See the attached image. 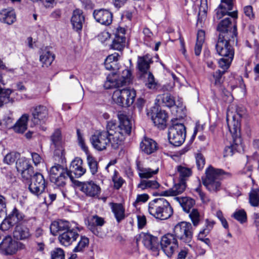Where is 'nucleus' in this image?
<instances>
[{
	"label": "nucleus",
	"instance_id": "1",
	"mask_svg": "<svg viewBox=\"0 0 259 259\" xmlns=\"http://www.w3.org/2000/svg\"><path fill=\"white\" fill-rule=\"evenodd\" d=\"M236 38L219 37L215 46L217 53L222 57L219 60V67L223 69H228L233 60L235 51L232 46Z\"/></svg>",
	"mask_w": 259,
	"mask_h": 259
},
{
	"label": "nucleus",
	"instance_id": "2",
	"mask_svg": "<svg viewBox=\"0 0 259 259\" xmlns=\"http://www.w3.org/2000/svg\"><path fill=\"white\" fill-rule=\"evenodd\" d=\"M205 178L202 179V183L211 193H216L221 189V180L231 177V174L221 169H217L209 166L205 170Z\"/></svg>",
	"mask_w": 259,
	"mask_h": 259
},
{
	"label": "nucleus",
	"instance_id": "3",
	"mask_svg": "<svg viewBox=\"0 0 259 259\" xmlns=\"http://www.w3.org/2000/svg\"><path fill=\"white\" fill-rule=\"evenodd\" d=\"M118 118L120 123L118 130L110 135V143L114 149L122 144L125 137L131 134L132 128V121L128 116L122 113L118 115Z\"/></svg>",
	"mask_w": 259,
	"mask_h": 259
},
{
	"label": "nucleus",
	"instance_id": "4",
	"mask_svg": "<svg viewBox=\"0 0 259 259\" xmlns=\"http://www.w3.org/2000/svg\"><path fill=\"white\" fill-rule=\"evenodd\" d=\"M148 212L156 219L165 220L172 215L173 209L166 199L157 198L149 203Z\"/></svg>",
	"mask_w": 259,
	"mask_h": 259
},
{
	"label": "nucleus",
	"instance_id": "5",
	"mask_svg": "<svg viewBox=\"0 0 259 259\" xmlns=\"http://www.w3.org/2000/svg\"><path fill=\"white\" fill-rule=\"evenodd\" d=\"M136 96V91L128 88L116 90L113 93L112 99L115 103L122 107L132 105Z\"/></svg>",
	"mask_w": 259,
	"mask_h": 259
},
{
	"label": "nucleus",
	"instance_id": "6",
	"mask_svg": "<svg viewBox=\"0 0 259 259\" xmlns=\"http://www.w3.org/2000/svg\"><path fill=\"white\" fill-rule=\"evenodd\" d=\"M132 79V75L131 71L127 69H125L122 71L120 77H117L116 73L109 74L104 83V87L106 89H110L113 88H119L130 83Z\"/></svg>",
	"mask_w": 259,
	"mask_h": 259
},
{
	"label": "nucleus",
	"instance_id": "7",
	"mask_svg": "<svg viewBox=\"0 0 259 259\" xmlns=\"http://www.w3.org/2000/svg\"><path fill=\"white\" fill-rule=\"evenodd\" d=\"M73 178L72 175L60 164L52 166L50 170V179L52 183L59 187H63L68 178Z\"/></svg>",
	"mask_w": 259,
	"mask_h": 259
},
{
	"label": "nucleus",
	"instance_id": "8",
	"mask_svg": "<svg viewBox=\"0 0 259 259\" xmlns=\"http://www.w3.org/2000/svg\"><path fill=\"white\" fill-rule=\"evenodd\" d=\"M186 135V127L182 123L174 124L168 129V140L175 146H181L185 141Z\"/></svg>",
	"mask_w": 259,
	"mask_h": 259
},
{
	"label": "nucleus",
	"instance_id": "9",
	"mask_svg": "<svg viewBox=\"0 0 259 259\" xmlns=\"http://www.w3.org/2000/svg\"><path fill=\"white\" fill-rule=\"evenodd\" d=\"M174 236L184 243H189L193 237L192 226L190 223L182 222L174 228Z\"/></svg>",
	"mask_w": 259,
	"mask_h": 259
},
{
	"label": "nucleus",
	"instance_id": "10",
	"mask_svg": "<svg viewBox=\"0 0 259 259\" xmlns=\"http://www.w3.org/2000/svg\"><path fill=\"white\" fill-rule=\"evenodd\" d=\"M235 2V0H221V4L215 10L214 19L219 20L226 15L230 16L234 19H237L238 17L237 11L230 12L233 10Z\"/></svg>",
	"mask_w": 259,
	"mask_h": 259
},
{
	"label": "nucleus",
	"instance_id": "11",
	"mask_svg": "<svg viewBox=\"0 0 259 259\" xmlns=\"http://www.w3.org/2000/svg\"><path fill=\"white\" fill-rule=\"evenodd\" d=\"M217 30L219 32V37L236 38L237 34L236 25L232 24L229 17L225 18L219 23Z\"/></svg>",
	"mask_w": 259,
	"mask_h": 259
},
{
	"label": "nucleus",
	"instance_id": "12",
	"mask_svg": "<svg viewBox=\"0 0 259 259\" xmlns=\"http://www.w3.org/2000/svg\"><path fill=\"white\" fill-rule=\"evenodd\" d=\"M185 5L188 7H192L194 12H196L197 7H199V12L198 14V19L197 25L201 26L203 21L206 17V12L207 10V0H198L195 1L193 0H185Z\"/></svg>",
	"mask_w": 259,
	"mask_h": 259
},
{
	"label": "nucleus",
	"instance_id": "13",
	"mask_svg": "<svg viewBox=\"0 0 259 259\" xmlns=\"http://www.w3.org/2000/svg\"><path fill=\"white\" fill-rule=\"evenodd\" d=\"M160 247L165 254L170 257L178 248L177 239L172 234H167L162 237Z\"/></svg>",
	"mask_w": 259,
	"mask_h": 259
},
{
	"label": "nucleus",
	"instance_id": "14",
	"mask_svg": "<svg viewBox=\"0 0 259 259\" xmlns=\"http://www.w3.org/2000/svg\"><path fill=\"white\" fill-rule=\"evenodd\" d=\"M111 138L107 132L97 131L90 138V142L93 147L98 151L105 149L110 143Z\"/></svg>",
	"mask_w": 259,
	"mask_h": 259
},
{
	"label": "nucleus",
	"instance_id": "15",
	"mask_svg": "<svg viewBox=\"0 0 259 259\" xmlns=\"http://www.w3.org/2000/svg\"><path fill=\"white\" fill-rule=\"evenodd\" d=\"M136 241L137 243L141 241L147 249L155 252V254H158L159 241L157 237L149 233H141L137 236Z\"/></svg>",
	"mask_w": 259,
	"mask_h": 259
},
{
	"label": "nucleus",
	"instance_id": "16",
	"mask_svg": "<svg viewBox=\"0 0 259 259\" xmlns=\"http://www.w3.org/2000/svg\"><path fill=\"white\" fill-rule=\"evenodd\" d=\"M46 188V181L42 174L36 172L33 175L28 189L30 192L36 196L41 194Z\"/></svg>",
	"mask_w": 259,
	"mask_h": 259
},
{
	"label": "nucleus",
	"instance_id": "17",
	"mask_svg": "<svg viewBox=\"0 0 259 259\" xmlns=\"http://www.w3.org/2000/svg\"><path fill=\"white\" fill-rule=\"evenodd\" d=\"M147 115L158 128L163 130L166 127L168 115L164 110H158L154 107L151 112H147Z\"/></svg>",
	"mask_w": 259,
	"mask_h": 259
},
{
	"label": "nucleus",
	"instance_id": "18",
	"mask_svg": "<svg viewBox=\"0 0 259 259\" xmlns=\"http://www.w3.org/2000/svg\"><path fill=\"white\" fill-rule=\"evenodd\" d=\"M51 147L54 150V154L62 157L64 155V148L62 134L59 129L56 130L50 137Z\"/></svg>",
	"mask_w": 259,
	"mask_h": 259
},
{
	"label": "nucleus",
	"instance_id": "19",
	"mask_svg": "<svg viewBox=\"0 0 259 259\" xmlns=\"http://www.w3.org/2000/svg\"><path fill=\"white\" fill-rule=\"evenodd\" d=\"M80 191L87 197L97 198L100 192V187L93 181L81 182L79 185Z\"/></svg>",
	"mask_w": 259,
	"mask_h": 259
},
{
	"label": "nucleus",
	"instance_id": "20",
	"mask_svg": "<svg viewBox=\"0 0 259 259\" xmlns=\"http://www.w3.org/2000/svg\"><path fill=\"white\" fill-rule=\"evenodd\" d=\"M31 122L34 125L44 124L48 119V110L46 106L39 105L33 108Z\"/></svg>",
	"mask_w": 259,
	"mask_h": 259
},
{
	"label": "nucleus",
	"instance_id": "21",
	"mask_svg": "<svg viewBox=\"0 0 259 259\" xmlns=\"http://www.w3.org/2000/svg\"><path fill=\"white\" fill-rule=\"evenodd\" d=\"M18 250V243L13 240L12 237L7 236L0 243V252L3 254L12 255Z\"/></svg>",
	"mask_w": 259,
	"mask_h": 259
},
{
	"label": "nucleus",
	"instance_id": "22",
	"mask_svg": "<svg viewBox=\"0 0 259 259\" xmlns=\"http://www.w3.org/2000/svg\"><path fill=\"white\" fill-rule=\"evenodd\" d=\"M229 115L227 116V125L229 130L232 135L233 140L237 142H241L240 134V122L238 119H236V117L233 116L232 120L229 121Z\"/></svg>",
	"mask_w": 259,
	"mask_h": 259
},
{
	"label": "nucleus",
	"instance_id": "23",
	"mask_svg": "<svg viewBox=\"0 0 259 259\" xmlns=\"http://www.w3.org/2000/svg\"><path fill=\"white\" fill-rule=\"evenodd\" d=\"M105 223L104 218L96 214L90 217L88 220V228L96 236H100L101 232L99 228Z\"/></svg>",
	"mask_w": 259,
	"mask_h": 259
},
{
	"label": "nucleus",
	"instance_id": "24",
	"mask_svg": "<svg viewBox=\"0 0 259 259\" xmlns=\"http://www.w3.org/2000/svg\"><path fill=\"white\" fill-rule=\"evenodd\" d=\"M93 16L97 22L103 25H109L112 21V13L106 9L95 10Z\"/></svg>",
	"mask_w": 259,
	"mask_h": 259
},
{
	"label": "nucleus",
	"instance_id": "25",
	"mask_svg": "<svg viewBox=\"0 0 259 259\" xmlns=\"http://www.w3.org/2000/svg\"><path fill=\"white\" fill-rule=\"evenodd\" d=\"M125 30L124 28L119 27L115 33V38L111 45L112 49L121 51L123 50L125 44V37L124 36Z\"/></svg>",
	"mask_w": 259,
	"mask_h": 259
},
{
	"label": "nucleus",
	"instance_id": "26",
	"mask_svg": "<svg viewBox=\"0 0 259 259\" xmlns=\"http://www.w3.org/2000/svg\"><path fill=\"white\" fill-rule=\"evenodd\" d=\"M16 167L18 171L21 172L24 179L28 180L33 177V168L25 160H19L16 163Z\"/></svg>",
	"mask_w": 259,
	"mask_h": 259
},
{
	"label": "nucleus",
	"instance_id": "27",
	"mask_svg": "<svg viewBox=\"0 0 259 259\" xmlns=\"http://www.w3.org/2000/svg\"><path fill=\"white\" fill-rule=\"evenodd\" d=\"M78 237L79 234L73 229H72L60 234L58 240L61 245L68 246L75 241Z\"/></svg>",
	"mask_w": 259,
	"mask_h": 259
},
{
	"label": "nucleus",
	"instance_id": "28",
	"mask_svg": "<svg viewBox=\"0 0 259 259\" xmlns=\"http://www.w3.org/2000/svg\"><path fill=\"white\" fill-rule=\"evenodd\" d=\"M140 148L143 152L149 155L156 151L158 146L157 143L153 139L145 137L140 143Z\"/></svg>",
	"mask_w": 259,
	"mask_h": 259
},
{
	"label": "nucleus",
	"instance_id": "29",
	"mask_svg": "<svg viewBox=\"0 0 259 259\" xmlns=\"http://www.w3.org/2000/svg\"><path fill=\"white\" fill-rule=\"evenodd\" d=\"M137 168L139 177L143 179H149L158 174L159 168L152 169L150 167H145L141 164L139 162L137 163Z\"/></svg>",
	"mask_w": 259,
	"mask_h": 259
},
{
	"label": "nucleus",
	"instance_id": "30",
	"mask_svg": "<svg viewBox=\"0 0 259 259\" xmlns=\"http://www.w3.org/2000/svg\"><path fill=\"white\" fill-rule=\"evenodd\" d=\"M73 28L76 31L81 30L82 24L84 22V17L82 11L79 9H76L73 12L71 19Z\"/></svg>",
	"mask_w": 259,
	"mask_h": 259
},
{
	"label": "nucleus",
	"instance_id": "31",
	"mask_svg": "<svg viewBox=\"0 0 259 259\" xmlns=\"http://www.w3.org/2000/svg\"><path fill=\"white\" fill-rule=\"evenodd\" d=\"M50 228L51 233L54 236L56 235L59 232H64L71 230L70 229L69 223L63 220L52 222Z\"/></svg>",
	"mask_w": 259,
	"mask_h": 259
},
{
	"label": "nucleus",
	"instance_id": "32",
	"mask_svg": "<svg viewBox=\"0 0 259 259\" xmlns=\"http://www.w3.org/2000/svg\"><path fill=\"white\" fill-rule=\"evenodd\" d=\"M186 187V183L179 180V182L175 184L171 189L162 192L161 195L176 196L182 194L185 191Z\"/></svg>",
	"mask_w": 259,
	"mask_h": 259
},
{
	"label": "nucleus",
	"instance_id": "33",
	"mask_svg": "<svg viewBox=\"0 0 259 259\" xmlns=\"http://www.w3.org/2000/svg\"><path fill=\"white\" fill-rule=\"evenodd\" d=\"M16 20V14L14 10L4 9L0 12V21L8 24H12Z\"/></svg>",
	"mask_w": 259,
	"mask_h": 259
},
{
	"label": "nucleus",
	"instance_id": "34",
	"mask_svg": "<svg viewBox=\"0 0 259 259\" xmlns=\"http://www.w3.org/2000/svg\"><path fill=\"white\" fill-rule=\"evenodd\" d=\"M28 117L27 114H24L19 119L12 127L15 132L22 134L26 130Z\"/></svg>",
	"mask_w": 259,
	"mask_h": 259
},
{
	"label": "nucleus",
	"instance_id": "35",
	"mask_svg": "<svg viewBox=\"0 0 259 259\" xmlns=\"http://www.w3.org/2000/svg\"><path fill=\"white\" fill-rule=\"evenodd\" d=\"M30 234L28 228L22 225L16 226L13 232L14 237L18 240H24L29 238Z\"/></svg>",
	"mask_w": 259,
	"mask_h": 259
},
{
	"label": "nucleus",
	"instance_id": "36",
	"mask_svg": "<svg viewBox=\"0 0 259 259\" xmlns=\"http://www.w3.org/2000/svg\"><path fill=\"white\" fill-rule=\"evenodd\" d=\"M156 100L159 104L163 106L171 107L176 105V102L173 96L169 93H164L157 96Z\"/></svg>",
	"mask_w": 259,
	"mask_h": 259
},
{
	"label": "nucleus",
	"instance_id": "37",
	"mask_svg": "<svg viewBox=\"0 0 259 259\" xmlns=\"http://www.w3.org/2000/svg\"><path fill=\"white\" fill-rule=\"evenodd\" d=\"M160 187V184L156 180H141L137 188L141 191L156 189Z\"/></svg>",
	"mask_w": 259,
	"mask_h": 259
},
{
	"label": "nucleus",
	"instance_id": "38",
	"mask_svg": "<svg viewBox=\"0 0 259 259\" xmlns=\"http://www.w3.org/2000/svg\"><path fill=\"white\" fill-rule=\"evenodd\" d=\"M0 82L4 84L2 80V76L0 74ZM12 93V91L10 89H4L0 87V107L4 104L9 102H13V100L10 98V95Z\"/></svg>",
	"mask_w": 259,
	"mask_h": 259
},
{
	"label": "nucleus",
	"instance_id": "39",
	"mask_svg": "<svg viewBox=\"0 0 259 259\" xmlns=\"http://www.w3.org/2000/svg\"><path fill=\"white\" fill-rule=\"evenodd\" d=\"M150 59L147 55L138 58V67L142 74L145 75L148 73V71L150 67Z\"/></svg>",
	"mask_w": 259,
	"mask_h": 259
},
{
	"label": "nucleus",
	"instance_id": "40",
	"mask_svg": "<svg viewBox=\"0 0 259 259\" xmlns=\"http://www.w3.org/2000/svg\"><path fill=\"white\" fill-rule=\"evenodd\" d=\"M241 148V142H237L233 141L232 144L225 148L224 150V157L231 156L236 152L240 151Z\"/></svg>",
	"mask_w": 259,
	"mask_h": 259
},
{
	"label": "nucleus",
	"instance_id": "41",
	"mask_svg": "<svg viewBox=\"0 0 259 259\" xmlns=\"http://www.w3.org/2000/svg\"><path fill=\"white\" fill-rule=\"evenodd\" d=\"M54 59L55 55L49 51L42 52L39 57V60L44 67H48L50 66Z\"/></svg>",
	"mask_w": 259,
	"mask_h": 259
},
{
	"label": "nucleus",
	"instance_id": "42",
	"mask_svg": "<svg viewBox=\"0 0 259 259\" xmlns=\"http://www.w3.org/2000/svg\"><path fill=\"white\" fill-rule=\"evenodd\" d=\"M177 170L179 176V180L185 182L192 175V170L190 168L183 165H178L177 167Z\"/></svg>",
	"mask_w": 259,
	"mask_h": 259
},
{
	"label": "nucleus",
	"instance_id": "43",
	"mask_svg": "<svg viewBox=\"0 0 259 259\" xmlns=\"http://www.w3.org/2000/svg\"><path fill=\"white\" fill-rule=\"evenodd\" d=\"M119 57V54L117 53L109 55L104 62L106 69L109 70H114L116 62Z\"/></svg>",
	"mask_w": 259,
	"mask_h": 259
},
{
	"label": "nucleus",
	"instance_id": "44",
	"mask_svg": "<svg viewBox=\"0 0 259 259\" xmlns=\"http://www.w3.org/2000/svg\"><path fill=\"white\" fill-rule=\"evenodd\" d=\"M205 32L202 30H200L197 32L196 42L194 48L195 54L199 56L202 50V45L204 42Z\"/></svg>",
	"mask_w": 259,
	"mask_h": 259
},
{
	"label": "nucleus",
	"instance_id": "45",
	"mask_svg": "<svg viewBox=\"0 0 259 259\" xmlns=\"http://www.w3.org/2000/svg\"><path fill=\"white\" fill-rule=\"evenodd\" d=\"M112 210L118 223L124 219V208L121 204L113 203L112 206Z\"/></svg>",
	"mask_w": 259,
	"mask_h": 259
},
{
	"label": "nucleus",
	"instance_id": "46",
	"mask_svg": "<svg viewBox=\"0 0 259 259\" xmlns=\"http://www.w3.org/2000/svg\"><path fill=\"white\" fill-rule=\"evenodd\" d=\"M178 198L183 210L186 212H189L195 203V200L190 197H185Z\"/></svg>",
	"mask_w": 259,
	"mask_h": 259
},
{
	"label": "nucleus",
	"instance_id": "47",
	"mask_svg": "<svg viewBox=\"0 0 259 259\" xmlns=\"http://www.w3.org/2000/svg\"><path fill=\"white\" fill-rule=\"evenodd\" d=\"M8 217L11 221L10 223L15 225L22 221L25 215L16 208H14Z\"/></svg>",
	"mask_w": 259,
	"mask_h": 259
},
{
	"label": "nucleus",
	"instance_id": "48",
	"mask_svg": "<svg viewBox=\"0 0 259 259\" xmlns=\"http://www.w3.org/2000/svg\"><path fill=\"white\" fill-rule=\"evenodd\" d=\"M249 202L254 207L259 206V188L252 189L249 193Z\"/></svg>",
	"mask_w": 259,
	"mask_h": 259
},
{
	"label": "nucleus",
	"instance_id": "49",
	"mask_svg": "<svg viewBox=\"0 0 259 259\" xmlns=\"http://www.w3.org/2000/svg\"><path fill=\"white\" fill-rule=\"evenodd\" d=\"M87 163L92 175H96L98 172L99 166L95 158L92 156L88 155L87 156Z\"/></svg>",
	"mask_w": 259,
	"mask_h": 259
},
{
	"label": "nucleus",
	"instance_id": "50",
	"mask_svg": "<svg viewBox=\"0 0 259 259\" xmlns=\"http://www.w3.org/2000/svg\"><path fill=\"white\" fill-rule=\"evenodd\" d=\"M89 244V239L84 236H81L79 241L73 249V252H82L88 246Z\"/></svg>",
	"mask_w": 259,
	"mask_h": 259
},
{
	"label": "nucleus",
	"instance_id": "51",
	"mask_svg": "<svg viewBox=\"0 0 259 259\" xmlns=\"http://www.w3.org/2000/svg\"><path fill=\"white\" fill-rule=\"evenodd\" d=\"M20 156L19 153L17 152H11L8 153L4 158L3 162L7 164L14 163Z\"/></svg>",
	"mask_w": 259,
	"mask_h": 259
},
{
	"label": "nucleus",
	"instance_id": "52",
	"mask_svg": "<svg viewBox=\"0 0 259 259\" xmlns=\"http://www.w3.org/2000/svg\"><path fill=\"white\" fill-rule=\"evenodd\" d=\"M232 217L241 224L247 221V214L244 209L236 210L233 213Z\"/></svg>",
	"mask_w": 259,
	"mask_h": 259
},
{
	"label": "nucleus",
	"instance_id": "53",
	"mask_svg": "<svg viewBox=\"0 0 259 259\" xmlns=\"http://www.w3.org/2000/svg\"><path fill=\"white\" fill-rule=\"evenodd\" d=\"M189 217L193 224L196 227L199 224L200 221V215L197 209L193 208L189 212Z\"/></svg>",
	"mask_w": 259,
	"mask_h": 259
},
{
	"label": "nucleus",
	"instance_id": "54",
	"mask_svg": "<svg viewBox=\"0 0 259 259\" xmlns=\"http://www.w3.org/2000/svg\"><path fill=\"white\" fill-rule=\"evenodd\" d=\"M118 171L116 170H114V175L112 177V181L114 183V187L116 189H120L123 184L124 182V180L118 175Z\"/></svg>",
	"mask_w": 259,
	"mask_h": 259
},
{
	"label": "nucleus",
	"instance_id": "55",
	"mask_svg": "<svg viewBox=\"0 0 259 259\" xmlns=\"http://www.w3.org/2000/svg\"><path fill=\"white\" fill-rule=\"evenodd\" d=\"M146 75H147V80L145 83V85L149 89H156L157 84L155 81L153 75L150 72H148Z\"/></svg>",
	"mask_w": 259,
	"mask_h": 259
},
{
	"label": "nucleus",
	"instance_id": "56",
	"mask_svg": "<svg viewBox=\"0 0 259 259\" xmlns=\"http://www.w3.org/2000/svg\"><path fill=\"white\" fill-rule=\"evenodd\" d=\"M51 259H65L64 250L60 248H55L51 252Z\"/></svg>",
	"mask_w": 259,
	"mask_h": 259
},
{
	"label": "nucleus",
	"instance_id": "57",
	"mask_svg": "<svg viewBox=\"0 0 259 259\" xmlns=\"http://www.w3.org/2000/svg\"><path fill=\"white\" fill-rule=\"evenodd\" d=\"M223 71L220 70H217L213 75L214 79V84L217 85H220L223 82V75L225 73L227 69H223Z\"/></svg>",
	"mask_w": 259,
	"mask_h": 259
},
{
	"label": "nucleus",
	"instance_id": "58",
	"mask_svg": "<svg viewBox=\"0 0 259 259\" xmlns=\"http://www.w3.org/2000/svg\"><path fill=\"white\" fill-rule=\"evenodd\" d=\"M118 125H116V123L114 121H109L107 122L106 130L103 131L104 132H107L108 135L110 137V135H112L113 133H114L118 130Z\"/></svg>",
	"mask_w": 259,
	"mask_h": 259
},
{
	"label": "nucleus",
	"instance_id": "59",
	"mask_svg": "<svg viewBox=\"0 0 259 259\" xmlns=\"http://www.w3.org/2000/svg\"><path fill=\"white\" fill-rule=\"evenodd\" d=\"M143 33L144 35V42L147 46H150V42L152 40L153 34L151 30L147 27L143 29Z\"/></svg>",
	"mask_w": 259,
	"mask_h": 259
},
{
	"label": "nucleus",
	"instance_id": "60",
	"mask_svg": "<svg viewBox=\"0 0 259 259\" xmlns=\"http://www.w3.org/2000/svg\"><path fill=\"white\" fill-rule=\"evenodd\" d=\"M86 171V169L82 166V165H80V166H77L75 168H72L71 171H68V172H70L72 175L73 172L75 177L76 178H79L82 176Z\"/></svg>",
	"mask_w": 259,
	"mask_h": 259
},
{
	"label": "nucleus",
	"instance_id": "61",
	"mask_svg": "<svg viewBox=\"0 0 259 259\" xmlns=\"http://www.w3.org/2000/svg\"><path fill=\"white\" fill-rule=\"evenodd\" d=\"M196 162L198 169H202L205 164V160L201 153H198L196 155Z\"/></svg>",
	"mask_w": 259,
	"mask_h": 259
},
{
	"label": "nucleus",
	"instance_id": "62",
	"mask_svg": "<svg viewBox=\"0 0 259 259\" xmlns=\"http://www.w3.org/2000/svg\"><path fill=\"white\" fill-rule=\"evenodd\" d=\"M216 216L221 221L222 225L225 228L228 229L229 228V225L226 219L224 217L222 211L219 210L216 212Z\"/></svg>",
	"mask_w": 259,
	"mask_h": 259
},
{
	"label": "nucleus",
	"instance_id": "63",
	"mask_svg": "<svg viewBox=\"0 0 259 259\" xmlns=\"http://www.w3.org/2000/svg\"><path fill=\"white\" fill-rule=\"evenodd\" d=\"M243 11L245 15L250 19L254 18V14L253 12V8L251 6H246L244 7Z\"/></svg>",
	"mask_w": 259,
	"mask_h": 259
},
{
	"label": "nucleus",
	"instance_id": "64",
	"mask_svg": "<svg viewBox=\"0 0 259 259\" xmlns=\"http://www.w3.org/2000/svg\"><path fill=\"white\" fill-rule=\"evenodd\" d=\"M11 221L8 217L4 220L1 225V229L3 231H6L9 229L11 227L14 226L13 224L10 223Z\"/></svg>",
	"mask_w": 259,
	"mask_h": 259
}]
</instances>
